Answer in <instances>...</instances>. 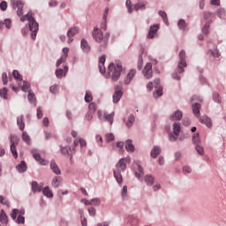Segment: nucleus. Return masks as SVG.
<instances>
[{
  "label": "nucleus",
  "instance_id": "1",
  "mask_svg": "<svg viewBox=\"0 0 226 226\" xmlns=\"http://www.w3.org/2000/svg\"><path fill=\"white\" fill-rule=\"evenodd\" d=\"M94 39L97 43H100L99 45V50L102 52V50H105L107 49V45H109V38H110V33H106L103 36V33L100 28H94L93 32Z\"/></svg>",
  "mask_w": 226,
  "mask_h": 226
},
{
  "label": "nucleus",
  "instance_id": "2",
  "mask_svg": "<svg viewBox=\"0 0 226 226\" xmlns=\"http://www.w3.org/2000/svg\"><path fill=\"white\" fill-rule=\"evenodd\" d=\"M131 162L132 160L130 159V157H126L120 159L118 162L116 164V169L113 174L115 179L119 185L123 183V176L121 175V173L126 170V163H130Z\"/></svg>",
  "mask_w": 226,
  "mask_h": 226
},
{
  "label": "nucleus",
  "instance_id": "3",
  "mask_svg": "<svg viewBox=\"0 0 226 226\" xmlns=\"http://www.w3.org/2000/svg\"><path fill=\"white\" fill-rule=\"evenodd\" d=\"M26 20L28 21L29 29L32 32V39L36 40L39 25L38 22H36V19L33 18V12L29 11L26 15L20 18L21 22H26Z\"/></svg>",
  "mask_w": 226,
  "mask_h": 226
},
{
  "label": "nucleus",
  "instance_id": "4",
  "mask_svg": "<svg viewBox=\"0 0 226 226\" xmlns=\"http://www.w3.org/2000/svg\"><path fill=\"white\" fill-rule=\"evenodd\" d=\"M108 71L109 72V75H111V79L116 82L119 80V77H121V72H123V66L120 64H117V65H114V64H109L108 67Z\"/></svg>",
  "mask_w": 226,
  "mask_h": 226
},
{
  "label": "nucleus",
  "instance_id": "5",
  "mask_svg": "<svg viewBox=\"0 0 226 226\" xmlns=\"http://www.w3.org/2000/svg\"><path fill=\"white\" fill-rule=\"evenodd\" d=\"M10 142H11V152L12 153L13 157L15 160L19 158V153L17 152V147L19 146V137L17 135L12 134L10 136Z\"/></svg>",
  "mask_w": 226,
  "mask_h": 226
},
{
  "label": "nucleus",
  "instance_id": "6",
  "mask_svg": "<svg viewBox=\"0 0 226 226\" xmlns=\"http://www.w3.org/2000/svg\"><path fill=\"white\" fill-rule=\"evenodd\" d=\"M186 52L185 50H181L179 53V62L177 68V73H183L185 72V68H186Z\"/></svg>",
  "mask_w": 226,
  "mask_h": 226
},
{
  "label": "nucleus",
  "instance_id": "7",
  "mask_svg": "<svg viewBox=\"0 0 226 226\" xmlns=\"http://www.w3.org/2000/svg\"><path fill=\"white\" fill-rule=\"evenodd\" d=\"M11 4L13 10H17L18 17L24 15V3L20 0H11Z\"/></svg>",
  "mask_w": 226,
  "mask_h": 226
},
{
  "label": "nucleus",
  "instance_id": "8",
  "mask_svg": "<svg viewBox=\"0 0 226 226\" xmlns=\"http://www.w3.org/2000/svg\"><path fill=\"white\" fill-rule=\"evenodd\" d=\"M142 73L145 79H147V80H149V79H153V64L147 63L142 71Z\"/></svg>",
  "mask_w": 226,
  "mask_h": 226
},
{
  "label": "nucleus",
  "instance_id": "9",
  "mask_svg": "<svg viewBox=\"0 0 226 226\" xmlns=\"http://www.w3.org/2000/svg\"><path fill=\"white\" fill-rule=\"evenodd\" d=\"M31 154H33L34 160L40 163V165H49V161L41 159V155H40L36 149H32Z\"/></svg>",
  "mask_w": 226,
  "mask_h": 226
},
{
  "label": "nucleus",
  "instance_id": "10",
  "mask_svg": "<svg viewBox=\"0 0 226 226\" xmlns=\"http://www.w3.org/2000/svg\"><path fill=\"white\" fill-rule=\"evenodd\" d=\"M68 52H70V49L68 48H64L63 49V54L64 55L56 62V67L57 68H59V66H61V64H63V63H64V61H66V59L68 57Z\"/></svg>",
  "mask_w": 226,
  "mask_h": 226
},
{
  "label": "nucleus",
  "instance_id": "11",
  "mask_svg": "<svg viewBox=\"0 0 226 226\" xmlns=\"http://www.w3.org/2000/svg\"><path fill=\"white\" fill-rule=\"evenodd\" d=\"M134 169H135V176L138 177V179H140L142 176H144V169H142V166L139 162L134 163Z\"/></svg>",
  "mask_w": 226,
  "mask_h": 226
},
{
  "label": "nucleus",
  "instance_id": "12",
  "mask_svg": "<svg viewBox=\"0 0 226 226\" xmlns=\"http://www.w3.org/2000/svg\"><path fill=\"white\" fill-rule=\"evenodd\" d=\"M79 34V28L78 27H72V28H70L67 32V36H68V43H72V41H73V36H75V34Z\"/></svg>",
  "mask_w": 226,
  "mask_h": 226
},
{
  "label": "nucleus",
  "instance_id": "13",
  "mask_svg": "<svg viewBox=\"0 0 226 226\" xmlns=\"http://www.w3.org/2000/svg\"><path fill=\"white\" fill-rule=\"evenodd\" d=\"M121 96H123V92L119 89V87H115V93L113 94V103H117L119 100H121Z\"/></svg>",
  "mask_w": 226,
  "mask_h": 226
},
{
  "label": "nucleus",
  "instance_id": "14",
  "mask_svg": "<svg viewBox=\"0 0 226 226\" xmlns=\"http://www.w3.org/2000/svg\"><path fill=\"white\" fill-rule=\"evenodd\" d=\"M136 74H137V71L134 70V69H132V70L128 72L126 78L124 79V84H125L126 86H128V84H130V82H132V80H133V77H135Z\"/></svg>",
  "mask_w": 226,
  "mask_h": 226
},
{
  "label": "nucleus",
  "instance_id": "15",
  "mask_svg": "<svg viewBox=\"0 0 226 226\" xmlns=\"http://www.w3.org/2000/svg\"><path fill=\"white\" fill-rule=\"evenodd\" d=\"M24 216L26 215V210L25 209H17V208H14L12 210V213L11 214V218H12V220H17V216Z\"/></svg>",
  "mask_w": 226,
  "mask_h": 226
},
{
  "label": "nucleus",
  "instance_id": "16",
  "mask_svg": "<svg viewBox=\"0 0 226 226\" xmlns=\"http://www.w3.org/2000/svg\"><path fill=\"white\" fill-rule=\"evenodd\" d=\"M158 29H160V26H158V25H154L150 26L147 38L153 40V38H154V36L156 35V33H158Z\"/></svg>",
  "mask_w": 226,
  "mask_h": 226
},
{
  "label": "nucleus",
  "instance_id": "17",
  "mask_svg": "<svg viewBox=\"0 0 226 226\" xmlns=\"http://www.w3.org/2000/svg\"><path fill=\"white\" fill-rule=\"evenodd\" d=\"M67 72H68V66L65 65L64 67V70L57 69L55 73H56V79H63V76L64 77Z\"/></svg>",
  "mask_w": 226,
  "mask_h": 226
},
{
  "label": "nucleus",
  "instance_id": "18",
  "mask_svg": "<svg viewBox=\"0 0 226 226\" xmlns=\"http://www.w3.org/2000/svg\"><path fill=\"white\" fill-rule=\"evenodd\" d=\"M50 169L54 174H56V176L61 175V170L59 169V166H57V163H56V161H51Z\"/></svg>",
  "mask_w": 226,
  "mask_h": 226
},
{
  "label": "nucleus",
  "instance_id": "19",
  "mask_svg": "<svg viewBox=\"0 0 226 226\" xmlns=\"http://www.w3.org/2000/svg\"><path fill=\"white\" fill-rule=\"evenodd\" d=\"M41 190H43V185H40V184H37V182H32V192L34 193H36V192L38 193H40V192H41Z\"/></svg>",
  "mask_w": 226,
  "mask_h": 226
},
{
  "label": "nucleus",
  "instance_id": "20",
  "mask_svg": "<svg viewBox=\"0 0 226 226\" xmlns=\"http://www.w3.org/2000/svg\"><path fill=\"white\" fill-rule=\"evenodd\" d=\"M183 117V112L181 110H177L171 117V121H181Z\"/></svg>",
  "mask_w": 226,
  "mask_h": 226
},
{
  "label": "nucleus",
  "instance_id": "21",
  "mask_svg": "<svg viewBox=\"0 0 226 226\" xmlns=\"http://www.w3.org/2000/svg\"><path fill=\"white\" fill-rule=\"evenodd\" d=\"M125 149L129 153H133L135 151V147L133 146V143L132 142V139H128L125 142Z\"/></svg>",
  "mask_w": 226,
  "mask_h": 226
},
{
  "label": "nucleus",
  "instance_id": "22",
  "mask_svg": "<svg viewBox=\"0 0 226 226\" xmlns=\"http://www.w3.org/2000/svg\"><path fill=\"white\" fill-rule=\"evenodd\" d=\"M17 124L18 126H19V130H21V132H24V129L26 128V124H24V116L18 117Z\"/></svg>",
  "mask_w": 226,
  "mask_h": 226
},
{
  "label": "nucleus",
  "instance_id": "23",
  "mask_svg": "<svg viewBox=\"0 0 226 226\" xmlns=\"http://www.w3.org/2000/svg\"><path fill=\"white\" fill-rule=\"evenodd\" d=\"M200 121L203 124H206V126H207V128H211V126H213V123L211 122V118H209L208 117H203L202 118H200Z\"/></svg>",
  "mask_w": 226,
  "mask_h": 226
},
{
  "label": "nucleus",
  "instance_id": "24",
  "mask_svg": "<svg viewBox=\"0 0 226 226\" xmlns=\"http://www.w3.org/2000/svg\"><path fill=\"white\" fill-rule=\"evenodd\" d=\"M0 222L1 223H4L5 225L8 223V215L4 210L0 211Z\"/></svg>",
  "mask_w": 226,
  "mask_h": 226
},
{
  "label": "nucleus",
  "instance_id": "25",
  "mask_svg": "<svg viewBox=\"0 0 226 226\" xmlns=\"http://www.w3.org/2000/svg\"><path fill=\"white\" fill-rule=\"evenodd\" d=\"M160 153H162V149L160 148V147H154L150 154L152 158H158Z\"/></svg>",
  "mask_w": 226,
  "mask_h": 226
},
{
  "label": "nucleus",
  "instance_id": "26",
  "mask_svg": "<svg viewBox=\"0 0 226 226\" xmlns=\"http://www.w3.org/2000/svg\"><path fill=\"white\" fill-rule=\"evenodd\" d=\"M147 5V2H139L134 5L135 11H139V10H146V6Z\"/></svg>",
  "mask_w": 226,
  "mask_h": 226
},
{
  "label": "nucleus",
  "instance_id": "27",
  "mask_svg": "<svg viewBox=\"0 0 226 226\" xmlns=\"http://www.w3.org/2000/svg\"><path fill=\"white\" fill-rule=\"evenodd\" d=\"M81 49L83 52H89V50H91V47H89V44L86 39L81 40Z\"/></svg>",
  "mask_w": 226,
  "mask_h": 226
},
{
  "label": "nucleus",
  "instance_id": "28",
  "mask_svg": "<svg viewBox=\"0 0 226 226\" xmlns=\"http://www.w3.org/2000/svg\"><path fill=\"white\" fill-rule=\"evenodd\" d=\"M145 183L148 186H153V185H154V177H153L151 175L145 176Z\"/></svg>",
  "mask_w": 226,
  "mask_h": 226
},
{
  "label": "nucleus",
  "instance_id": "29",
  "mask_svg": "<svg viewBox=\"0 0 226 226\" xmlns=\"http://www.w3.org/2000/svg\"><path fill=\"white\" fill-rule=\"evenodd\" d=\"M192 112L196 117L200 116V104L195 103L192 105Z\"/></svg>",
  "mask_w": 226,
  "mask_h": 226
},
{
  "label": "nucleus",
  "instance_id": "30",
  "mask_svg": "<svg viewBox=\"0 0 226 226\" xmlns=\"http://www.w3.org/2000/svg\"><path fill=\"white\" fill-rule=\"evenodd\" d=\"M16 169L19 172H26V170H27V165H26V162L22 161L20 164L16 167Z\"/></svg>",
  "mask_w": 226,
  "mask_h": 226
},
{
  "label": "nucleus",
  "instance_id": "31",
  "mask_svg": "<svg viewBox=\"0 0 226 226\" xmlns=\"http://www.w3.org/2000/svg\"><path fill=\"white\" fill-rule=\"evenodd\" d=\"M62 180L61 177H55L51 183L52 186H54V188H57L59 185H61Z\"/></svg>",
  "mask_w": 226,
  "mask_h": 226
},
{
  "label": "nucleus",
  "instance_id": "32",
  "mask_svg": "<svg viewBox=\"0 0 226 226\" xmlns=\"http://www.w3.org/2000/svg\"><path fill=\"white\" fill-rule=\"evenodd\" d=\"M42 193L43 195H45V197H48L49 199H52V197H54V195L52 194V191H50L49 186L44 187V189L42 190Z\"/></svg>",
  "mask_w": 226,
  "mask_h": 226
},
{
  "label": "nucleus",
  "instance_id": "33",
  "mask_svg": "<svg viewBox=\"0 0 226 226\" xmlns=\"http://www.w3.org/2000/svg\"><path fill=\"white\" fill-rule=\"evenodd\" d=\"M104 119L105 121H109V124H112L114 123V112L111 114L104 113Z\"/></svg>",
  "mask_w": 226,
  "mask_h": 226
},
{
  "label": "nucleus",
  "instance_id": "34",
  "mask_svg": "<svg viewBox=\"0 0 226 226\" xmlns=\"http://www.w3.org/2000/svg\"><path fill=\"white\" fill-rule=\"evenodd\" d=\"M159 16L162 17L163 22L166 24V26H169V18H167V12L163 11H159Z\"/></svg>",
  "mask_w": 226,
  "mask_h": 226
},
{
  "label": "nucleus",
  "instance_id": "35",
  "mask_svg": "<svg viewBox=\"0 0 226 226\" xmlns=\"http://www.w3.org/2000/svg\"><path fill=\"white\" fill-rule=\"evenodd\" d=\"M173 132L175 135H179V133L181 132V124L179 123H175L173 124Z\"/></svg>",
  "mask_w": 226,
  "mask_h": 226
},
{
  "label": "nucleus",
  "instance_id": "36",
  "mask_svg": "<svg viewBox=\"0 0 226 226\" xmlns=\"http://www.w3.org/2000/svg\"><path fill=\"white\" fill-rule=\"evenodd\" d=\"M61 153L62 154H68L72 156V148L70 147H61Z\"/></svg>",
  "mask_w": 226,
  "mask_h": 226
},
{
  "label": "nucleus",
  "instance_id": "37",
  "mask_svg": "<svg viewBox=\"0 0 226 226\" xmlns=\"http://www.w3.org/2000/svg\"><path fill=\"white\" fill-rule=\"evenodd\" d=\"M0 96L1 98H4V100H8V88L4 87L0 90Z\"/></svg>",
  "mask_w": 226,
  "mask_h": 226
},
{
  "label": "nucleus",
  "instance_id": "38",
  "mask_svg": "<svg viewBox=\"0 0 226 226\" xmlns=\"http://www.w3.org/2000/svg\"><path fill=\"white\" fill-rule=\"evenodd\" d=\"M85 102L87 103H89L91 102H93V94H91L90 91H87L86 94H85Z\"/></svg>",
  "mask_w": 226,
  "mask_h": 226
},
{
  "label": "nucleus",
  "instance_id": "39",
  "mask_svg": "<svg viewBox=\"0 0 226 226\" xmlns=\"http://www.w3.org/2000/svg\"><path fill=\"white\" fill-rule=\"evenodd\" d=\"M192 142L195 146L200 144V138L199 137V132H196L192 135Z\"/></svg>",
  "mask_w": 226,
  "mask_h": 226
},
{
  "label": "nucleus",
  "instance_id": "40",
  "mask_svg": "<svg viewBox=\"0 0 226 226\" xmlns=\"http://www.w3.org/2000/svg\"><path fill=\"white\" fill-rule=\"evenodd\" d=\"M22 139L24 140V142H26V144H31V137L27 135L26 132H23Z\"/></svg>",
  "mask_w": 226,
  "mask_h": 226
},
{
  "label": "nucleus",
  "instance_id": "41",
  "mask_svg": "<svg viewBox=\"0 0 226 226\" xmlns=\"http://www.w3.org/2000/svg\"><path fill=\"white\" fill-rule=\"evenodd\" d=\"M213 100L215 103H220L222 102V97H220V94H218V92L213 93Z\"/></svg>",
  "mask_w": 226,
  "mask_h": 226
},
{
  "label": "nucleus",
  "instance_id": "42",
  "mask_svg": "<svg viewBox=\"0 0 226 226\" xmlns=\"http://www.w3.org/2000/svg\"><path fill=\"white\" fill-rule=\"evenodd\" d=\"M12 75L16 80H19V82H22V75H20L19 71L17 70L13 71Z\"/></svg>",
  "mask_w": 226,
  "mask_h": 226
},
{
  "label": "nucleus",
  "instance_id": "43",
  "mask_svg": "<svg viewBox=\"0 0 226 226\" xmlns=\"http://www.w3.org/2000/svg\"><path fill=\"white\" fill-rule=\"evenodd\" d=\"M3 26H5L7 29H10V27H11V19H7L4 20V23H0V27H2Z\"/></svg>",
  "mask_w": 226,
  "mask_h": 226
},
{
  "label": "nucleus",
  "instance_id": "44",
  "mask_svg": "<svg viewBox=\"0 0 226 226\" xmlns=\"http://www.w3.org/2000/svg\"><path fill=\"white\" fill-rule=\"evenodd\" d=\"M134 122H135V117L133 115H131L128 117V121L126 122V126L130 128V126H132V124H133Z\"/></svg>",
  "mask_w": 226,
  "mask_h": 226
},
{
  "label": "nucleus",
  "instance_id": "45",
  "mask_svg": "<svg viewBox=\"0 0 226 226\" xmlns=\"http://www.w3.org/2000/svg\"><path fill=\"white\" fill-rule=\"evenodd\" d=\"M29 87H31V85L27 81H23L21 90H23L24 93H27V91H29Z\"/></svg>",
  "mask_w": 226,
  "mask_h": 226
},
{
  "label": "nucleus",
  "instance_id": "46",
  "mask_svg": "<svg viewBox=\"0 0 226 226\" xmlns=\"http://www.w3.org/2000/svg\"><path fill=\"white\" fill-rule=\"evenodd\" d=\"M95 140H96L98 146H100V147H102L103 146V138H102V135L97 134L95 136Z\"/></svg>",
  "mask_w": 226,
  "mask_h": 226
},
{
  "label": "nucleus",
  "instance_id": "47",
  "mask_svg": "<svg viewBox=\"0 0 226 226\" xmlns=\"http://www.w3.org/2000/svg\"><path fill=\"white\" fill-rule=\"evenodd\" d=\"M105 139L106 142H112L115 139V136L111 132H109L105 134Z\"/></svg>",
  "mask_w": 226,
  "mask_h": 226
},
{
  "label": "nucleus",
  "instance_id": "48",
  "mask_svg": "<svg viewBox=\"0 0 226 226\" xmlns=\"http://www.w3.org/2000/svg\"><path fill=\"white\" fill-rule=\"evenodd\" d=\"M88 109H89L88 112L94 114L96 112V109H97L96 104L94 102L90 103L88 106Z\"/></svg>",
  "mask_w": 226,
  "mask_h": 226
},
{
  "label": "nucleus",
  "instance_id": "49",
  "mask_svg": "<svg viewBox=\"0 0 226 226\" xmlns=\"http://www.w3.org/2000/svg\"><path fill=\"white\" fill-rule=\"evenodd\" d=\"M163 94V89L162 87H159L155 93H154V98H160V96H162Z\"/></svg>",
  "mask_w": 226,
  "mask_h": 226
},
{
  "label": "nucleus",
  "instance_id": "50",
  "mask_svg": "<svg viewBox=\"0 0 226 226\" xmlns=\"http://www.w3.org/2000/svg\"><path fill=\"white\" fill-rule=\"evenodd\" d=\"M0 203L10 207V201H8V200L3 196H0Z\"/></svg>",
  "mask_w": 226,
  "mask_h": 226
},
{
  "label": "nucleus",
  "instance_id": "51",
  "mask_svg": "<svg viewBox=\"0 0 226 226\" xmlns=\"http://www.w3.org/2000/svg\"><path fill=\"white\" fill-rule=\"evenodd\" d=\"M0 9L2 10V11H6V10L8 9V3H6V1H2L0 3Z\"/></svg>",
  "mask_w": 226,
  "mask_h": 226
},
{
  "label": "nucleus",
  "instance_id": "52",
  "mask_svg": "<svg viewBox=\"0 0 226 226\" xmlns=\"http://www.w3.org/2000/svg\"><path fill=\"white\" fill-rule=\"evenodd\" d=\"M179 29H185L186 27V21L185 19H180L177 24Z\"/></svg>",
  "mask_w": 226,
  "mask_h": 226
},
{
  "label": "nucleus",
  "instance_id": "53",
  "mask_svg": "<svg viewBox=\"0 0 226 226\" xmlns=\"http://www.w3.org/2000/svg\"><path fill=\"white\" fill-rule=\"evenodd\" d=\"M49 91L50 93H52V94H56L57 91H59V87H57V85H53L49 87Z\"/></svg>",
  "mask_w": 226,
  "mask_h": 226
},
{
  "label": "nucleus",
  "instance_id": "54",
  "mask_svg": "<svg viewBox=\"0 0 226 226\" xmlns=\"http://www.w3.org/2000/svg\"><path fill=\"white\" fill-rule=\"evenodd\" d=\"M209 26H211V23L207 22L203 27V33L204 34H209Z\"/></svg>",
  "mask_w": 226,
  "mask_h": 226
},
{
  "label": "nucleus",
  "instance_id": "55",
  "mask_svg": "<svg viewBox=\"0 0 226 226\" xmlns=\"http://www.w3.org/2000/svg\"><path fill=\"white\" fill-rule=\"evenodd\" d=\"M196 151H197L198 154H204V147H202L199 144L196 145Z\"/></svg>",
  "mask_w": 226,
  "mask_h": 226
},
{
  "label": "nucleus",
  "instance_id": "56",
  "mask_svg": "<svg viewBox=\"0 0 226 226\" xmlns=\"http://www.w3.org/2000/svg\"><path fill=\"white\" fill-rule=\"evenodd\" d=\"M28 101L31 102V103L36 102V98L34 97V94L29 92L28 93Z\"/></svg>",
  "mask_w": 226,
  "mask_h": 226
},
{
  "label": "nucleus",
  "instance_id": "57",
  "mask_svg": "<svg viewBox=\"0 0 226 226\" xmlns=\"http://www.w3.org/2000/svg\"><path fill=\"white\" fill-rule=\"evenodd\" d=\"M2 79H3V84L6 86L8 84V74H6V72H4L2 74Z\"/></svg>",
  "mask_w": 226,
  "mask_h": 226
},
{
  "label": "nucleus",
  "instance_id": "58",
  "mask_svg": "<svg viewBox=\"0 0 226 226\" xmlns=\"http://www.w3.org/2000/svg\"><path fill=\"white\" fill-rule=\"evenodd\" d=\"M125 4L128 8V12L132 13V11H133V9L132 8V0H127Z\"/></svg>",
  "mask_w": 226,
  "mask_h": 226
},
{
  "label": "nucleus",
  "instance_id": "59",
  "mask_svg": "<svg viewBox=\"0 0 226 226\" xmlns=\"http://www.w3.org/2000/svg\"><path fill=\"white\" fill-rule=\"evenodd\" d=\"M128 193V186L124 185L122 190V197L123 199H126V195Z\"/></svg>",
  "mask_w": 226,
  "mask_h": 226
},
{
  "label": "nucleus",
  "instance_id": "60",
  "mask_svg": "<svg viewBox=\"0 0 226 226\" xmlns=\"http://www.w3.org/2000/svg\"><path fill=\"white\" fill-rule=\"evenodd\" d=\"M17 223H26V218L22 215H19L17 218Z\"/></svg>",
  "mask_w": 226,
  "mask_h": 226
},
{
  "label": "nucleus",
  "instance_id": "61",
  "mask_svg": "<svg viewBox=\"0 0 226 226\" xmlns=\"http://www.w3.org/2000/svg\"><path fill=\"white\" fill-rule=\"evenodd\" d=\"M88 213L90 216H95L96 215V209L94 207L88 208Z\"/></svg>",
  "mask_w": 226,
  "mask_h": 226
},
{
  "label": "nucleus",
  "instance_id": "62",
  "mask_svg": "<svg viewBox=\"0 0 226 226\" xmlns=\"http://www.w3.org/2000/svg\"><path fill=\"white\" fill-rule=\"evenodd\" d=\"M183 172H184V174H190L192 172V168H190L188 166H185L183 168Z\"/></svg>",
  "mask_w": 226,
  "mask_h": 226
},
{
  "label": "nucleus",
  "instance_id": "63",
  "mask_svg": "<svg viewBox=\"0 0 226 226\" xmlns=\"http://www.w3.org/2000/svg\"><path fill=\"white\" fill-rule=\"evenodd\" d=\"M105 59H106L105 55H102V56L99 58V64H101V65L105 64Z\"/></svg>",
  "mask_w": 226,
  "mask_h": 226
},
{
  "label": "nucleus",
  "instance_id": "64",
  "mask_svg": "<svg viewBox=\"0 0 226 226\" xmlns=\"http://www.w3.org/2000/svg\"><path fill=\"white\" fill-rule=\"evenodd\" d=\"M212 56H213L214 57L219 58V57H220V51H218V49L213 50V51H212Z\"/></svg>",
  "mask_w": 226,
  "mask_h": 226
}]
</instances>
